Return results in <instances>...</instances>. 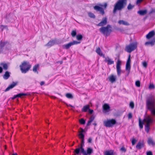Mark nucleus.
<instances>
[{
    "mask_svg": "<svg viewBox=\"0 0 155 155\" xmlns=\"http://www.w3.org/2000/svg\"><path fill=\"white\" fill-rule=\"evenodd\" d=\"M79 122L82 124H84L85 123V120L81 118L79 120Z\"/></svg>",
    "mask_w": 155,
    "mask_h": 155,
    "instance_id": "ea45409f",
    "label": "nucleus"
},
{
    "mask_svg": "<svg viewBox=\"0 0 155 155\" xmlns=\"http://www.w3.org/2000/svg\"><path fill=\"white\" fill-rule=\"evenodd\" d=\"M84 155H90L93 152V150L90 147H88L87 149V152L85 151L84 149H82V150L81 152Z\"/></svg>",
    "mask_w": 155,
    "mask_h": 155,
    "instance_id": "9b49d317",
    "label": "nucleus"
},
{
    "mask_svg": "<svg viewBox=\"0 0 155 155\" xmlns=\"http://www.w3.org/2000/svg\"><path fill=\"white\" fill-rule=\"evenodd\" d=\"M137 46V44L136 42L130 43L126 47V51L130 53L135 49Z\"/></svg>",
    "mask_w": 155,
    "mask_h": 155,
    "instance_id": "6e6552de",
    "label": "nucleus"
},
{
    "mask_svg": "<svg viewBox=\"0 0 155 155\" xmlns=\"http://www.w3.org/2000/svg\"><path fill=\"white\" fill-rule=\"evenodd\" d=\"M88 16L91 18H95V16L94 14L91 12H88Z\"/></svg>",
    "mask_w": 155,
    "mask_h": 155,
    "instance_id": "c9c22d12",
    "label": "nucleus"
},
{
    "mask_svg": "<svg viewBox=\"0 0 155 155\" xmlns=\"http://www.w3.org/2000/svg\"><path fill=\"white\" fill-rule=\"evenodd\" d=\"M92 141V139L91 138H89L88 140V142L89 143H91Z\"/></svg>",
    "mask_w": 155,
    "mask_h": 155,
    "instance_id": "bf43d9fd",
    "label": "nucleus"
},
{
    "mask_svg": "<svg viewBox=\"0 0 155 155\" xmlns=\"http://www.w3.org/2000/svg\"><path fill=\"white\" fill-rule=\"evenodd\" d=\"M71 35L72 37H74L76 35V32L75 31H73L71 32Z\"/></svg>",
    "mask_w": 155,
    "mask_h": 155,
    "instance_id": "c03bdc74",
    "label": "nucleus"
},
{
    "mask_svg": "<svg viewBox=\"0 0 155 155\" xmlns=\"http://www.w3.org/2000/svg\"><path fill=\"white\" fill-rule=\"evenodd\" d=\"M10 73L8 71H6L5 72V74L3 76V78L5 80L8 79L10 77Z\"/></svg>",
    "mask_w": 155,
    "mask_h": 155,
    "instance_id": "5701e85b",
    "label": "nucleus"
},
{
    "mask_svg": "<svg viewBox=\"0 0 155 155\" xmlns=\"http://www.w3.org/2000/svg\"><path fill=\"white\" fill-rule=\"evenodd\" d=\"M77 39L78 40H81L82 38V36L81 35H78L76 36Z\"/></svg>",
    "mask_w": 155,
    "mask_h": 155,
    "instance_id": "58836bf2",
    "label": "nucleus"
},
{
    "mask_svg": "<svg viewBox=\"0 0 155 155\" xmlns=\"http://www.w3.org/2000/svg\"><path fill=\"white\" fill-rule=\"evenodd\" d=\"M130 55H129L126 63L130 64V61H131L130 59Z\"/></svg>",
    "mask_w": 155,
    "mask_h": 155,
    "instance_id": "3c124183",
    "label": "nucleus"
},
{
    "mask_svg": "<svg viewBox=\"0 0 155 155\" xmlns=\"http://www.w3.org/2000/svg\"><path fill=\"white\" fill-rule=\"evenodd\" d=\"M147 155H153L152 152L151 151H149L147 152Z\"/></svg>",
    "mask_w": 155,
    "mask_h": 155,
    "instance_id": "5fc2aeb1",
    "label": "nucleus"
},
{
    "mask_svg": "<svg viewBox=\"0 0 155 155\" xmlns=\"http://www.w3.org/2000/svg\"><path fill=\"white\" fill-rule=\"evenodd\" d=\"M94 117L93 116H92L90 118L89 120L92 122L94 120Z\"/></svg>",
    "mask_w": 155,
    "mask_h": 155,
    "instance_id": "09e8293b",
    "label": "nucleus"
},
{
    "mask_svg": "<svg viewBox=\"0 0 155 155\" xmlns=\"http://www.w3.org/2000/svg\"><path fill=\"white\" fill-rule=\"evenodd\" d=\"M154 35V32L153 31H151L149 32L146 35V38L147 39H149L153 37Z\"/></svg>",
    "mask_w": 155,
    "mask_h": 155,
    "instance_id": "6ab92c4d",
    "label": "nucleus"
},
{
    "mask_svg": "<svg viewBox=\"0 0 155 155\" xmlns=\"http://www.w3.org/2000/svg\"><path fill=\"white\" fill-rule=\"evenodd\" d=\"M127 4V0H119L114 4L113 13L115 14L117 10L120 11L124 8Z\"/></svg>",
    "mask_w": 155,
    "mask_h": 155,
    "instance_id": "f03ea898",
    "label": "nucleus"
},
{
    "mask_svg": "<svg viewBox=\"0 0 155 155\" xmlns=\"http://www.w3.org/2000/svg\"><path fill=\"white\" fill-rule=\"evenodd\" d=\"M134 104L133 102H131L130 104V106L131 107L132 109H133L134 107Z\"/></svg>",
    "mask_w": 155,
    "mask_h": 155,
    "instance_id": "79ce46f5",
    "label": "nucleus"
},
{
    "mask_svg": "<svg viewBox=\"0 0 155 155\" xmlns=\"http://www.w3.org/2000/svg\"><path fill=\"white\" fill-rule=\"evenodd\" d=\"M96 52L99 55L101 56H103V57H105L104 55L103 54L101 51L99 47L97 48Z\"/></svg>",
    "mask_w": 155,
    "mask_h": 155,
    "instance_id": "b1692460",
    "label": "nucleus"
},
{
    "mask_svg": "<svg viewBox=\"0 0 155 155\" xmlns=\"http://www.w3.org/2000/svg\"><path fill=\"white\" fill-rule=\"evenodd\" d=\"M55 41L54 40L50 41L47 44L45 45V46L50 47L55 44Z\"/></svg>",
    "mask_w": 155,
    "mask_h": 155,
    "instance_id": "412c9836",
    "label": "nucleus"
},
{
    "mask_svg": "<svg viewBox=\"0 0 155 155\" xmlns=\"http://www.w3.org/2000/svg\"><path fill=\"white\" fill-rule=\"evenodd\" d=\"M31 65L28 62L23 61L21 64L20 65V67L22 73H25L28 71L31 68Z\"/></svg>",
    "mask_w": 155,
    "mask_h": 155,
    "instance_id": "20e7f679",
    "label": "nucleus"
},
{
    "mask_svg": "<svg viewBox=\"0 0 155 155\" xmlns=\"http://www.w3.org/2000/svg\"><path fill=\"white\" fill-rule=\"evenodd\" d=\"M100 31L106 36H109L112 31L111 27L108 25L106 27H102L99 29Z\"/></svg>",
    "mask_w": 155,
    "mask_h": 155,
    "instance_id": "7ed1b4c3",
    "label": "nucleus"
},
{
    "mask_svg": "<svg viewBox=\"0 0 155 155\" xmlns=\"http://www.w3.org/2000/svg\"><path fill=\"white\" fill-rule=\"evenodd\" d=\"M62 63V61H61V64Z\"/></svg>",
    "mask_w": 155,
    "mask_h": 155,
    "instance_id": "774afa93",
    "label": "nucleus"
},
{
    "mask_svg": "<svg viewBox=\"0 0 155 155\" xmlns=\"http://www.w3.org/2000/svg\"><path fill=\"white\" fill-rule=\"evenodd\" d=\"M66 96L68 98H72L73 97L72 95L70 93H67L66 95Z\"/></svg>",
    "mask_w": 155,
    "mask_h": 155,
    "instance_id": "4c0bfd02",
    "label": "nucleus"
},
{
    "mask_svg": "<svg viewBox=\"0 0 155 155\" xmlns=\"http://www.w3.org/2000/svg\"><path fill=\"white\" fill-rule=\"evenodd\" d=\"M103 112L107 113L110 111V107L107 104H104L103 106Z\"/></svg>",
    "mask_w": 155,
    "mask_h": 155,
    "instance_id": "2eb2a0df",
    "label": "nucleus"
},
{
    "mask_svg": "<svg viewBox=\"0 0 155 155\" xmlns=\"http://www.w3.org/2000/svg\"><path fill=\"white\" fill-rule=\"evenodd\" d=\"M116 123V120L113 119L104 120L103 122L104 126L108 127H112Z\"/></svg>",
    "mask_w": 155,
    "mask_h": 155,
    "instance_id": "0eeeda50",
    "label": "nucleus"
},
{
    "mask_svg": "<svg viewBox=\"0 0 155 155\" xmlns=\"http://www.w3.org/2000/svg\"><path fill=\"white\" fill-rule=\"evenodd\" d=\"M72 45L71 43V42L68 43V44L64 45L62 46V48L64 49H69L71 46Z\"/></svg>",
    "mask_w": 155,
    "mask_h": 155,
    "instance_id": "393cba45",
    "label": "nucleus"
},
{
    "mask_svg": "<svg viewBox=\"0 0 155 155\" xmlns=\"http://www.w3.org/2000/svg\"><path fill=\"white\" fill-rule=\"evenodd\" d=\"M93 124L95 126H96L97 125V124L96 123H94Z\"/></svg>",
    "mask_w": 155,
    "mask_h": 155,
    "instance_id": "338daca9",
    "label": "nucleus"
},
{
    "mask_svg": "<svg viewBox=\"0 0 155 155\" xmlns=\"http://www.w3.org/2000/svg\"><path fill=\"white\" fill-rule=\"evenodd\" d=\"M91 122L89 120L88 121V122H87V126H89L91 124Z\"/></svg>",
    "mask_w": 155,
    "mask_h": 155,
    "instance_id": "13d9d810",
    "label": "nucleus"
},
{
    "mask_svg": "<svg viewBox=\"0 0 155 155\" xmlns=\"http://www.w3.org/2000/svg\"><path fill=\"white\" fill-rule=\"evenodd\" d=\"M27 95H28V94H27L23 93H20V94H19L17 95H14V97L12 98V100H14L15 99L17 98V97H21L22 96H27Z\"/></svg>",
    "mask_w": 155,
    "mask_h": 155,
    "instance_id": "a211bd4d",
    "label": "nucleus"
},
{
    "mask_svg": "<svg viewBox=\"0 0 155 155\" xmlns=\"http://www.w3.org/2000/svg\"><path fill=\"white\" fill-rule=\"evenodd\" d=\"M132 117V114L131 113H129L128 114V118L129 119H131Z\"/></svg>",
    "mask_w": 155,
    "mask_h": 155,
    "instance_id": "603ef678",
    "label": "nucleus"
},
{
    "mask_svg": "<svg viewBox=\"0 0 155 155\" xmlns=\"http://www.w3.org/2000/svg\"><path fill=\"white\" fill-rule=\"evenodd\" d=\"M2 68L1 67H0V73H1L2 72Z\"/></svg>",
    "mask_w": 155,
    "mask_h": 155,
    "instance_id": "680f3d73",
    "label": "nucleus"
},
{
    "mask_svg": "<svg viewBox=\"0 0 155 155\" xmlns=\"http://www.w3.org/2000/svg\"><path fill=\"white\" fill-rule=\"evenodd\" d=\"M147 13L146 10H140L138 11L137 13L141 15H145Z\"/></svg>",
    "mask_w": 155,
    "mask_h": 155,
    "instance_id": "7c9ffc66",
    "label": "nucleus"
},
{
    "mask_svg": "<svg viewBox=\"0 0 155 155\" xmlns=\"http://www.w3.org/2000/svg\"><path fill=\"white\" fill-rule=\"evenodd\" d=\"M155 99L154 96L150 95L146 100V106L147 109L150 111L151 114L153 116H155Z\"/></svg>",
    "mask_w": 155,
    "mask_h": 155,
    "instance_id": "f257e3e1",
    "label": "nucleus"
},
{
    "mask_svg": "<svg viewBox=\"0 0 155 155\" xmlns=\"http://www.w3.org/2000/svg\"><path fill=\"white\" fill-rule=\"evenodd\" d=\"M94 8L95 10L99 11L100 13L102 15H103L104 14V12L103 8L98 6L96 5L94 6Z\"/></svg>",
    "mask_w": 155,
    "mask_h": 155,
    "instance_id": "4468645a",
    "label": "nucleus"
},
{
    "mask_svg": "<svg viewBox=\"0 0 155 155\" xmlns=\"http://www.w3.org/2000/svg\"><path fill=\"white\" fill-rule=\"evenodd\" d=\"M109 81L112 83H113L116 81V77L113 75H111L109 77Z\"/></svg>",
    "mask_w": 155,
    "mask_h": 155,
    "instance_id": "4be33fe9",
    "label": "nucleus"
},
{
    "mask_svg": "<svg viewBox=\"0 0 155 155\" xmlns=\"http://www.w3.org/2000/svg\"><path fill=\"white\" fill-rule=\"evenodd\" d=\"M90 105L87 104L83 107L82 109V112H86L89 109Z\"/></svg>",
    "mask_w": 155,
    "mask_h": 155,
    "instance_id": "bb28decb",
    "label": "nucleus"
},
{
    "mask_svg": "<svg viewBox=\"0 0 155 155\" xmlns=\"http://www.w3.org/2000/svg\"><path fill=\"white\" fill-rule=\"evenodd\" d=\"M136 85L137 87H140V82L139 81H137L136 82Z\"/></svg>",
    "mask_w": 155,
    "mask_h": 155,
    "instance_id": "37998d69",
    "label": "nucleus"
},
{
    "mask_svg": "<svg viewBox=\"0 0 155 155\" xmlns=\"http://www.w3.org/2000/svg\"><path fill=\"white\" fill-rule=\"evenodd\" d=\"M121 62L119 60H118L117 63L116 69L117 75L119 76L120 75L121 70Z\"/></svg>",
    "mask_w": 155,
    "mask_h": 155,
    "instance_id": "1a4fd4ad",
    "label": "nucleus"
},
{
    "mask_svg": "<svg viewBox=\"0 0 155 155\" xmlns=\"http://www.w3.org/2000/svg\"><path fill=\"white\" fill-rule=\"evenodd\" d=\"M71 44L72 45H77L78 44L80 43V42H78L76 41H73L72 42H71Z\"/></svg>",
    "mask_w": 155,
    "mask_h": 155,
    "instance_id": "a19ab883",
    "label": "nucleus"
},
{
    "mask_svg": "<svg viewBox=\"0 0 155 155\" xmlns=\"http://www.w3.org/2000/svg\"><path fill=\"white\" fill-rule=\"evenodd\" d=\"M143 122L146 124L145 130L147 133H148L150 129V125L152 122V120L150 116H148L144 119Z\"/></svg>",
    "mask_w": 155,
    "mask_h": 155,
    "instance_id": "39448f33",
    "label": "nucleus"
},
{
    "mask_svg": "<svg viewBox=\"0 0 155 155\" xmlns=\"http://www.w3.org/2000/svg\"><path fill=\"white\" fill-rule=\"evenodd\" d=\"M118 23L120 24H122L125 25H129V23L123 20H119L118 21Z\"/></svg>",
    "mask_w": 155,
    "mask_h": 155,
    "instance_id": "cd10ccee",
    "label": "nucleus"
},
{
    "mask_svg": "<svg viewBox=\"0 0 155 155\" xmlns=\"http://www.w3.org/2000/svg\"><path fill=\"white\" fill-rule=\"evenodd\" d=\"M147 142L149 145H155V143L154 142L153 139L150 138H148Z\"/></svg>",
    "mask_w": 155,
    "mask_h": 155,
    "instance_id": "c756f323",
    "label": "nucleus"
},
{
    "mask_svg": "<svg viewBox=\"0 0 155 155\" xmlns=\"http://www.w3.org/2000/svg\"><path fill=\"white\" fill-rule=\"evenodd\" d=\"M104 155H114L112 151H106L104 153Z\"/></svg>",
    "mask_w": 155,
    "mask_h": 155,
    "instance_id": "2f4dec72",
    "label": "nucleus"
},
{
    "mask_svg": "<svg viewBox=\"0 0 155 155\" xmlns=\"http://www.w3.org/2000/svg\"><path fill=\"white\" fill-rule=\"evenodd\" d=\"M143 0H137L136 3L137 4L140 3Z\"/></svg>",
    "mask_w": 155,
    "mask_h": 155,
    "instance_id": "4d7b16f0",
    "label": "nucleus"
},
{
    "mask_svg": "<svg viewBox=\"0 0 155 155\" xmlns=\"http://www.w3.org/2000/svg\"><path fill=\"white\" fill-rule=\"evenodd\" d=\"M134 7V5H132L131 4H129L127 6V8L128 10H130L132 9Z\"/></svg>",
    "mask_w": 155,
    "mask_h": 155,
    "instance_id": "e433bc0d",
    "label": "nucleus"
},
{
    "mask_svg": "<svg viewBox=\"0 0 155 155\" xmlns=\"http://www.w3.org/2000/svg\"><path fill=\"white\" fill-rule=\"evenodd\" d=\"M139 126L140 128L142 129L143 127V122L141 121V119L140 118H139Z\"/></svg>",
    "mask_w": 155,
    "mask_h": 155,
    "instance_id": "72a5a7b5",
    "label": "nucleus"
},
{
    "mask_svg": "<svg viewBox=\"0 0 155 155\" xmlns=\"http://www.w3.org/2000/svg\"><path fill=\"white\" fill-rule=\"evenodd\" d=\"M144 146V143L143 142H139L136 145V148L139 149H141Z\"/></svg>",
    "mask_w": 155,
    "mask_h": 155,
    "instance_id": "aec40b11",
    "label": "nucleus"
},
{
    "mask_svg": "<svg viewBox=\"0 0 155 155\" xmlns=\"http://www.w3.org/2000/svg\"><path fill=\"white\" fill-rule=\"evenodd\" d=\"M155 43V39H153L151 41L146 42L145 45H150L151 46H153Z\"/></svg>",
    "mask_w": 155,
    "mask_h": 155,
    "instance_id": "a878e982",
    "label": "nucleus"
},
{
    "mask_svg": "<svg viewBox=\"0 0 155 155\" xmlns=\"http://www.w3.org/2000/svg\"><path fill=\"white\" fill-rule=\"evenodd\" d=\"M45 84V82L44 81H41L40 83V85L41 86Z\"/></svg>",
    "mask_w": 155,
    "mask_h": 155,
    "instance_id": "e2e57ef3",
    "label": "nucleus"
},
{
    "mask_svg": "<svg viewBox=\"0 0 155 155\" xmlns=\"http://www.w3.org/2000/svg\"><path fill=\"white\" fill-rule=\"evenodd\" d=\"M143 65L145 68H146L147 66V64L146 62H144L143 63Z\"/></svg>",
    "mask_w": 155,
    "mask_h": 155,
    "instance_id": "8fccbe9b",
    "label": "nucleus"
},
{
    "mask_svg": "<svg viewBox=\"0 0 155 155\" xmlns=\"http://www.w3.org/2000/svg\"><path fill=\"white\" fill-rule=\"evenodd\" d=\"M85 132V130L81 128L79 129L78 130L79 134L78 135L80 139H82L84 138V135L83 134V133Z\"/></svg>",
    "mask_w": 155,
    "mask_h": 155,
    "instance_id": "f8f14e48",
    "label": "nucleus"
},
{
    "mask_svg": "<svg viewBox=\"0 0 155 155\" xmlns=\"http://www.w3.org/2000/svg\"><path fill=\"white\" fill-rule=\"evenodd\" d=\"M39 67V65L37 64L35 65L33 67V71L35 72H37L38 73L37 71V69Z\"/></svg>",
    "mask_w": 155,
    "mask_h": 155,
    "instance_id": "473e14b6",
    "label": "nucleus"
},
{
    "mask_svg": "<svg viewBox=\"0 0 155 155\" xmlns=\"http://www.w3.org/2000/svg\"><path fill=\"white\" fill-rule=\"evenodd\" d=\"M1 28H2V30L4 28H6L7 29V27L6 26H3V25H1Z\"/></svg>",
    "mask_w": 155,
    "mask_h": 155,
    "instance_id": "6e6d98bb",
    "label": "nucleus"
},
{
    "mask_svg": "<svg viewBox=\"0 0 155 155\" xmlns=\"http://www.w3.org/2000/svg\"><path fill=\"white\" fill-rule=\"evenodd\" d=\"M130 69V63H126V70L127 71H129Z\"/></svg>",
    "mask_w": 155,
    "mask_h": 155,
    "instance_id": "f704fd0d",
    "label": "nucleus"
},
{
    "mask_svg": "<svg viewBox=\"0 0 155 155\" xmlns=\"http://www.w3.org/2000/svg\"><path fill=\"white\" fill-rule=\"evenodd\" d=\"M67 106L68 107V106H70L71 107H73V108H74V107L73 106H72L71 105H70V104H69V105H68L67 104Z\"/></svg>",
    "mask_w": 155,
    "mask_h": 155,
    "instance_id": "0e129e2a",
    "label": "nucleus"
},
{
    "mask_svg": "<svg viewBox=\"0 0 155 155\" xmlns=\"http://www.w3.org/2000/svg\"><path fill=\"white\" fill-rule=\"evenodd\" d=\"M81 139V146L80 148H76L74 151L77 154H78L81 150H82V149H84L83 148V147L84 146V138Z\"/></svg>",
    "mask_w": 155,
    "mask_h": 155,
    "instance_id": "9d476101",
    "label": "nucleus"
},
{
    "mask_svg": "<svg viewBox=\"0 0 155 155\" xmlns=\"http://www.w3.org/2000/svg\"><path fill=\"white\" fill-rule=\"evenodd\" d=\"M89 113L90 114H92L93 112V110H91L89 109Z\"/></svg>",
    "mask_w": 155,
    "mask_h": 155,
    "instance_id": "052dcab7",
    "label": "nucleus"
},
{
    "mask_svg": "<svg viewBox=\"0 0 155 155\" xmlns=\"http://www.w3.org/2000/svg\"><path fill=\"white\" fill-rule=\"evenodd\" d=\"M120 150L121 151H123L124 152H126V149L124 147H122L120 148Z\"/></svg>",
    "mask_w": 155,
    "mask_h": 155,
    "instance_id": "de8ad7c7",
    "label": "nucleus"
},
{
    "mask_svg": "<svg viewBox=\"0 0 155 155\" xmlns=\"http://www.w3.org/2000/svg\"><path fill=\"white\" fill-rule=\"evenodd\" d=\"M99 5L102 6V7H104L105 8H106V7L107 6V4L106 3H104V5H102V4H100Z\"/></svg>",
    "mask_w": 155,
    "mask_h": 155,
    "instance_id": "a18cd8bd",
    "label": "nucleus"
},
{
    "mask_svg": "<svg viewBox=\"0 0 155 155\" xmlns=\"http://www.w3.org/2000/svg\"><path fill=\"white\" fill-rule=\"evenodd\" d=\"M150 89H153L154 88V85L153 84H150L149 86Z\"/></svg>",
    "mask_w": 155,
    "mask_h": 155,
    "instance_id": "864d4df0",
    "label": "nucleus"
},
{
    "mask_svg": "<svg viewBox=\"0 0 155 155\" xmlns=\"http://www.w3.org/2000/svg\"><path fill=\"white\" fill-rule=\"evenodd\" d=\"M137 140L134 139L133 138L132 141V145H134L136 143Z\"/></svg>",
    "mask_w": 155,
    "mask_h": 155,
    "instance_id": "49530a36",
    "label": "nucleus"
},
{
    "mask_svg": "<svg viewBox=\"0 0 155 155\" xmlns=\"http://www.w3.org/2000/svg\"><path fill=\"white\" fill-rule=\"evenodd\" d=\"M0 65L2 66L3 69L5 70L8 68V66L7 64L4 63H1Z\"/></svg>",
    "mask_w": 155,
    "mask_h": 155,
    "instance_id": "c85d7f7f",
    "label": "nucleus"
},
{
    "mask_svg": "<svg viewBox=\"0 0 155 155\" xmlns=\"http://www.w3.org/2000/svg\"><path fill=\"white\" fill-rule=\"evenodd\" d=\"M5 47L8 48H10L11 47V45L7 41L2 40L0 41V53L3 52Z\"/></svg>",
    "mask_w": 155,
    "mask_h": 155,
    "instance_id": "423d86ee",
    "label": "nucleus"
},
{
    "mask_svg": "<svg viewBox=\"0 0 155 155\" xmlns=\"http://www.w3.org/2000/svg\"><path fill=\"white\" fill-rule=\"evenodd\" d=\"M12 155H18L17 153H14L12 154Z\"/></svg>",
    "mask_w": 155,
    "mask_h": 155,
    "instance_id": "69168bd1",
    "label": "nucleus"
},
{
    "mask_svg": "<svg viewBox=\"0 0 155 155\" xmlns=\"http://www.w3.org/2000/svg\"><path fill=\"white\" fill-rule=\"evenodd\" d=\"M107 17H105L103 18L102 20V21L99 23H98L97 25L98 26H103L107 24Z\"/></svg>",
    "mask_w": 155,
    "mask_h": 155,
    "instance_id": "ddd939ff",
    "label": "nucleus"
},
{
    "mask_svg": "<svg viewBox=\"0 0 155 155\" xmlns=\"http://www.w3.org/2000/svg\"><path fill=\"white\" fill-rule=\"evenodd\" d=\"M105 61L107 62L108 64L110 65L114 63V61L111 59L109 57H107L105 58Z\"/></svg>",
    "mask_w": 155,
    "mask_h": 155,
    "instance_id": "f3484780",
    "label": "nucleus"
},
{
    "mask_svg": "<svg viewBox=\"0 0 155 155\" xmlns=\"http://www.w3.org/2000/svg\"><path fill=\"white\" fill-rule=\"evenodd\" d=\"M17 84V83L15 82H13L12 83L9 85L8 87L5 90V91H7L9 90L10 89H12L14 87H15Z\"/></svg>",
    "mask_w": 155,
    "mask_h": 155,
    "instance_id": "dca6fc26",
    "label": "nucleus"
}]
</instances>
